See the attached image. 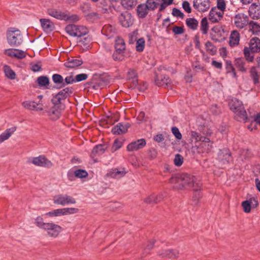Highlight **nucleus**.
Listing matches in <instances>:
<instances>
[{"label": "nucleus", "mask_w": 260, "mask_h": 260, "mask_svg": "<svg viewBox=\"0 0 260 260\" xmlns=\"http://www.w3.org/2000/svg\"><path fill=\"white\" fill-rule=\"evenodd\" d=\"M62 216L74 214L78 213L79 209L76 208H61Z\"/></svg>", "instance_id": "46"}, {"label": "nucleus", "mask_w": 260, "mask_h": 260, "mask_svg": "<svg viewBox=\"0 0 260 260\" xmlns=\"http://www.w3.org/2000/svg\"><path fill=\"white\" fill-rule=\"evenodd\" d=\"M172 31L175 35H181L184 32V28L183 27L175 26L173 27Z\"/></svg>", "instance_id": "64"}, {"label": "nucleus", "mask_w": 260, "mask_h": 260, "mask_svg": "<svg viewBox=\"0 0 260 260\" xmlns=\"http://www.w3.org/2000/svg\"><path fill=\"white\" fill-rule=\"evenodd\" d=\"M83 61L80 58H71L64 63V66L68 68H75L81 66Z\"/></svg>", "instance_id": "24"}, {"label": "nucleus", "mask_w": 260, "mask_h": 260, "mask_svg": "<svg viewBox=\"0 0 260 260\" xmlns=\"http://www.w3.org/2000/svg\"><path fill=\"white\" fill-rule=\"evenodd\" d=\"M223 16V12L218 11L217 9L212 8L209 14V19L212 23H216L221 20Z\"/></svg>", "instance_id": "15"}, {"label": "nucleus", "mask_w": 260, "mask_h": 260, "mask_svg": "<svg viewBox=\"0 0 260 260\" xmlns=\"http://www.w3.org/2000/svg\"><path fill=\"white\" fill-rule=\"evenodd\" d=\"M52 80L56 84H60L61 86H65L63 77L59 74H54L52 76Z\"/></svg>", "instance_id": "47"}, {"label": "nucleus", "mask_w": 260, "mask_h": 260, "mask_svg": "<svg viewBox=\"0 0 260 260\" xmlns=\"http://www.w3.org/2000/svg\"><path fill=\"white\" fill-rule=\"evenodd\" d=\"M169 183L173 189L177 190L183 189L186 187H191L193 190H199L201 186L200 180L188 174L173 175L169 179Z\"/></svg>", "instance_id": "1"}, {"label": "nucleus", "mask_w": 260, "mask_h": 260, "mask_svg": "<svg viewBox=\"0 0 260 260\" xmlns=\"http://www.w3.org/2000/svg\"><path fill=\"white\" fill-rule=\"evenodd\" d=\"M122 6L127 10L134 8L137 4V0H121Z\"/></svg>", "instance_id": "37"}, {"label": "nucleus", "mask_w": 260, "mask_h": 260, "mask_svg": "<svg viewBox=\"0 0 260 260\" xmlns=\"http://www.w3.org/2000/svg\"><path fill=\"white\" fill-rule=\"evenodd\" d=\"M88 75L85 73H82L80 74H78L75 77V82H79L84 80H85L87 79Z\"/></svg>", "instance_id": "61"}, {"label": "nucleus", "mask_w": 260, "mask_h": 260, "mask_svg": "<svg viewBox=\"0 0 260 260\" xmlns=\"http://www.w3.org/2000/svg\"><path fill=\"white\" fill-rule=\"evenodd\" d=\"M249 29L253 34H260V25L256 22L253 21L250 22Z\"/></svg>", "instance_id": "44"}, {"label": "nucleus", "mask_w": 260, "mask_h": 260, "mask_svg": "<svg viewBox=\"0 0 260 260\" xmlns=\"http://www.w3.org/2000/svg\"><path fill=\"white\" fill-rule=\"evenodd\" d=\"M149 11L146 3L141 4L137 6V14L140 18H144L148 14Z\"/></svg>", "instance_id": "20"}, {"label": "nucleus", "mask_w": 260, "mask_h": 260, "mask_svg": "<svg viewBox=\"0 0 260 260\" xmlns=\"http://www.w3.org/2000/svg\"><path fill=\"white\" fill-rule=\"evenodd\" d=\"M126 173L124 169L119 170L115 169L109 173V176L113 178H120L123 177Z\"/></svg>", "instance_id": "32"}, {"label": "nucleus", "mask_w": 260, "mask_h": 260, "mask_svg": "<svg viewBox=\"0 0 260 260\" xmlns=\"http://www.w3.org/2000/svg\"><path fill=\"white\" fill-rule=\"evenodd\" d=\"M16 131V127L15 126L7 129L0 135V142L2 143L8 140Z\"/></svg>", "instance_id": "28"}, {"label": "nucleus", "mask_w": 260, "mask_h": 260, "mask_svg": "<svg viewBox=\"0 0 260 260\" xmlns=\"http://www.w3.org/2000/svg\"><path fill=\"white\" fill-rule=\"evenodd\" d=\"M155 84L158 86H168L171 83V79L166 76L164 77H157L155 80Z\"/></svg>", "instance_id": "33"}, {"label": "nucleus", "mask_w": 260, "mask_h": 260, "mask_svg": "<svg viewBox=\"0 0 260 260\" xmlns=\"http://www.w3.org/2000/svg\"><path fill=\"white\" fill-rule=\"evenodd\" d=\"M7 39L8 44L11 46H19L23 41L20 31L15 28H11L7 31Z\"/></svg>", "instance_id": "3"}, {"label": "nucleus", "mask_w": 260, "mask_h": 260, "mask_svg": "<svg viewBox=\"0 0 260 260\" xmlns=\"http://www.w3.org/2000/svg\"><path fill=\"white\" fill-rule=\"evenodd\" d=\"M115 48L116 53L122 54L125 50V44L123 39L117 37L115 40Z\"/></svg>", "instance_id": "17"}, {"label": "nucleus", "mask_w": 260, "mask_h": 260, "mask_svg": "<svg viewBox=\"0 0 260 260\" xmlns=\"http://www.w3.org/2000/svg\"><path fill=\"white\" fill-rule=\"evenodd\" d=\"M172 132L177 140H181L182 139V134L177 127H173L172 128Z\"/></svg>", "instance_id": "60"}, {"label": "nucleus", "mask_w": 260, "mask_h": 260, "mask_svg": "<svg viewBox=\"0 0 260 260\" xmlns=\"http://www.w3.org/2000/svg\"><path fill=\"white\" fill-rule=\"evenodd\" d=\"M129 126L128 123L122 124V123H119L112 127L111 132L114 135H122L127 131Z\"/></svg>", "instance_id": "16"}, {"label": "nucleus", "mask_w": 260, "mask_h": 260, "mask_svg": "<svg viewBox=\"0 0 260 260\" xmlns=\"http://www.w3.org/2000/svg\"><path fill=\"white\" fill-rule=\"evenodd\" d=\"M145 45V41L144 38H141L139 39L136 44V49L138 52H142L144 50Z\"/></svg>", "instance_id": "49"}, {"label": "nucleus", "mask_w": 260, "mask_h": 260, "mask_svg": "<svg viewBox=\"0 0 260 260\" xmlns=\"http://www.w3.org/2000/svg\"><path fill=\"white\" fill-rule=\"evenodd\" d=\"M241 205L243 208V211L244 212L249 213L250 212L252 207L248 200H246L242 202Z\"/></svg>", "instance_id": "58"}, {"label": "nucleus", "mask_w": 260, "mask_h": 260, "mask_svg": "<svg viewBox=\"0 0 260 260\" xmlns=\"http://www.w3.org/2000/svg\"><path fill=\"white\" fill-rule=\"evenodd\" d=\"M236 66L242 72H245V62L242 59H238L236 61Z\"/></svg>", "instance_id": "57"}, {"label": "nucleus", "mask_w": 260, "mask_h": 260, "mask_svg": "<svg viewBox=\"0 0 260 260\" xmlns=\"http://www.w3.org/2000/svg\"><path fill=\"white\" fill-rule=\"evenodd\" d=\"M48 14L56 19L60 20H65L67 18L66 17V14L59 10L56 9H49L48 10Z\"/></svg>", "instance_id": "25"}, {"label": "nucleus", "mask_w": 260, "mask_h": 260, "mask_svg": "<svg viewBox=\"0 0 260 260\" xmlns=\"http://www.w3.org/2000/svg\"><path fill=\"white\" fill-rule=\"evenodd\" d=\"M209 29V23L208 19L206 17L202 19L201 22L200 29L203 34L206 35L207 34Z\"/></svg>", "instance_id": "42"}, {"label": "nucleus", "mask_w": 260, "mask_h": 260, "mask_svg": "<svg viewBox=\"0 0 260 260\" xmlns=\"http://www.w3.org/2000/svg\"><path fill=\"white\" fill-rule=\"evenodd\" d=\"M164 198L162 194H152L146 198L144 202L147 204L157 203L161 201Z\"/></svg>", "instance_id": "27"}, {"label": "nucleus", "mask_w": 260, "mask_h": 260, "mask_svg": "<svg viewBox=\"0 0 260 260\" xmlns=\"http://www.w3.org/2000/svg\"><path fill=\"white\" fill-rule=\"evenodd\" d=\"M186 24L187 27L192 30H195L197 29L199 26L198 21L194 18H188L186 19Z\"/></svg>", "instance_id": "36"}, {"label": "nucleus", "mask_w": 260, "mask_h": 260, "mask_svg": "<svg viewBox=\"0 0 260 260\" xmlns=\"http://www.w3.org/2000/svg\"><path fill=\"white\" fill-rule=\"evenodd\" d=\"M205 47L207 52L211 55H215L217 52L216 47L209 41L205 43Z\"/></svg>", "instance_id": "41"}, {"label": "nucleus", "mask_w": 260, "mask_h": 260, "mask_svg": "<svg viewBox=\"0 0 260 260\" xmlns=\"http://www.w3.org/2000/svg\"><path fill=\"white\" fill-rule=\"evenodd\" d=\"M250 77L253 83L256 85L259 83L260 79V73L258 72L256 67L251 68L250 71Z\"/></svg>", "instance_id": "26"}, {"label": "nucleus", "mask_w": 260, "mask_h": 260, "mask_svg": "<svg viewBox=\"0 0 260 260\" xmlns=\"http://www.w3.org/2000/svg\"><path fill=\"white\" fill-rule=\"evenodd\" d=\"M107 147V145L106 144H99L96 145L92 150V156L94 157L96 155H102L105 152Z\"/></svg>", "instance_id": "23"}, {"label": "nucleus", "mask_w": 260, "mask_h": 260, "mask_svg": "<svg viewBox=\"0 0 260 260\" xmlns=\"http://www.w3.org/2000/svg\"><path fill=\"white\" fill-rule=\"evenodd\" d=\"M14 54V57L20 59L24 58L26 56V53L24 51L16 49H15V53Z\"/></svg>", "instance_id": "59"}, {"label": "nucleus", "mask_w": 260, "mask_h": 260, "mask_svg": "<svg viewBox=\"0 0 260 260\" xmlns=\"http://www.w3.org/2000/svg\"><path fill=\"white\" fill-rule=\"evenodd\" d=\"M4 70L5 74L6 76L11 79H15L16 78V74L11 69V68L8 66H5L4 67Z\"/></svg>", "instance_id": "43"}, {"label": "nucleus", "mask_w": 260, "mask_h": 260, "mask_svg": "<svg viewBox=\"0 0 260 260\" xmlns=\"http://www.w3.org/2000/svg\"><path fill=\"white\" fill-rule=\"evenodd\" d=\"M103 35L107 37L108 38H112L116 32L115 27L110 24L105 25L101 30Z\"/></svg>", "instance_id": "19"}, {"label": "nucleus", "mask_w": 260, "mask_h": 260, "mask_svg": "<svg viewBox=\"0 0 260 260\" xmlns=\"http://www.w3.org/2000/svg\"><path fill=\"white\" fill-rule=\"evenodd\" d=\"M73 93V88L72 87H66L59 91L56 94L53 96L52 102L56 105H60V107H64L62 105V102L68 97L70 96Z\"/></svg>", "instance_id": "5"}, {"label": "nucleus", "mask_w": 260, "mask_h": 260, "mask_svg": "<svg viewBox=\"0 0 260 260\" xmlns=\"http://www.w3.org/2000/svg\"><path fill=\"white\" fill-rule=\"evenodd\" d=\"M251 52L260 51V40L257 37L252 38L249 42V47Z\"/></svg>", "instance_id": "21"}, {"label": "nucleus", "mask_w": 260, "mask_h": 260, "mask_svg": "<svg viewBox=\"0 0 260 260\" xmlns=\"http://www.w3.org/2000/svg\"><path fill=\"white\" fill-rule=\"evenodd\" d=\"M239 34L237 31H233L230 35L229 44L231 46L237 45L239 42Z\"/></svg>", "instance_id": "34"}, {"label": "nucleus", "mask_w": 260, "mask_h": 260, "mask_svg": "<svg viewBox=\"0 0 260 260\" xmlns=\"http://www.w3.org/2000/svg\"><path fill=\"white\" fill-rule=\"evenodd\" d=\"M183 162V156L180 154H176L174 159V163L175 165L178 167H180L182 165Z\"/></svg>", "instance_id": "55"}, {"label": "nucleus", "mask_w": 260, "mask_h": 260, "mask_svg": "<svg viewBox=\"0 0 260 260\" xmlns=\"http://www.w3.org/2000/svg\"><path fill=\"white\" fill-rule=\"evenodd\" d=\"M29 162L38 167L47 168H50L53 166L52 162L44 155L31 157L29 158Z\"/></svg>", "instance_id": "8"}, {"label": "nucleus", "mask_w": 260, "mask_h": 260, "mask_svg": "<svg viewBox=\"0 0 260 260\" xmlns=\"http://www.w3.org/2000/svg\"><path fill=\"white\" fill-rule=\"evenodd\" d=\"M65 30L67 34L74 37H81L88 33L87 28L82 25L70 24L66 27Z\"/></svg>", "instance_id": "6"}, {"label": "nucleus", "mask_w": 260, "mask_h": 260, "mask_svg": "<svg viewBox=\"0 0 260 260\" xmlns=\"http://www.w3.org/2000/svg\"><path fill=\"white\" fill-rule=\"evenodd\" d=\"M193 8L200 12L207 11L210 7V0H194Z\"/></svg>", "instance_id": "12"}, {"label": "nucleus", "mask_w": 260, "mask_h": 260, "mask_svg": "<svg viewBox=\"0 0 260 260\" xmlns=\"http://www.w3.org/2000/svg\"><path fill=\"white\" fill-rule=\"evenodd\" d=\"M160 0H147L146 4L149 11H153L159 6Z\"/></svg>", "instance_id": "40"}, {"label": "nucleus", "mask_w": 260, "mask_h": 260, "mask_svg": "<svg viewBox=\"0 0 260 260\" xmlns=\"http://www.w3.org/2000/svg\"><path fill=\"white\" fill-rule=\"evenodd\" d=\"M40 21L41 22V26L45 31L48 32L52 30L53 24L50 20L41 18L40 19Z\"/></svg>", "instance_id": "35"}, {"label": "nucleus", "mask_w": 260, "mask_h": 260, "mask_svg": "<svg viewBox=\"0 0 260 260\" xmlns=\"http://www.w3.org/2000/svg\"><path fill=\"white\" fill-rule=\"evenodd\" d=\"M22 106L25 109L32 111H42L43 104L42 101L38 102L35 101H24L22 103Z\"/></svg>", "instance_id": "13"}, {"label": "nucleus", "mask_w": 260, "mask_h": 260, "mask_svg": "<svg viewBox=\"0 0 260 260\" xmlns=\"http://www.w3.org/2000/svg\"><path fill=\"white\" fill-rule=\"evenodd\" d=\"M225 8L226 4L224 0H217V6L214 8L217 9L218 11H222L224 13Z\"/></svg>", "instance_id": "54"}, {"label": "nucleus", "mask_w": 260, "mask_h": 260, "mask_svg": "<svg viewBox=\"0 0 260 260\" xmlns=\"http://www.w3.org/2000/svg\"><path fill=\"white\" fill-rule=\"evenodd\" d=\"M146 145L145 140L144 139H140L129 143L127 146V150L128 151H137L143 148Z\"/></svg>", "instance_id": "14"}, {"label": "nucleus", "mask_w": 260, "mask_h": 260, "mask_svg": "<svg viewBox=\"0 0 260 260\" xmlns=\"http://www.w3.org/2000/svg\"><path fill=\"white\" fill-rule=\"evenodd\" d=\"M34 224L40 229L44 230L48 224V222H45L41 216H37L34 221Z\"/></svg>", "instance_id": "39"}, {"label": "nucleus", "mask_w": 260, "mask_h": 260, "mask_svg": "<svg viewBox=\"0 0 260 260\" xmlns=\"http://www.w3.org/2000/svg\"><path fill=\"white\" fill-rule=\"evenodd\" d=\"M122 145V143L121 141L118 140H115L111 148L112 151L114 152L117 150L121 147Z\"/></svg>", "instance_id": "63"}, {"label": "nucleus", "mask_w": 260, "mask_h": 260, "mask_svg": "<svg viewBox=\"0 0 260 260\" xmlns=\"http://www.w3.org/2000/svg\"><path fill=\"white\" fill-rule=\"evenodd\" d=\"M249 23L248 17L243 13L236 14L234 18V23L236 26L239 28H243Z\"/></svg>", "instance_id": "11"}, {"label": "nucleus", "mask_w": 260, "mask_h": 260, "mask_svg": "<svg viewBox=\"0 0 260 260\" xmlns=\"http://www.w3.org/2000/svg\"><path fill=\"white\" fill-rule=\"evenodd\" d=\"M201 188H202V185L201 186V188L200 189L193 190L194 192H193V197H192V202H193V204L194 206L198 205L199 200L202 197L201 193L200 191L201 189Z\"/></svg>", "instance_id": "48"}, {"label": "nucleus", "mask_w": 260, "mask_h": 260, "mask_svg": "<svg viewBox=\"0 0 260 260\" xmlns=\"http://www.w3.org/2000/svg\"><path fill=\"white\" fill-rule=\"evenodd\" d=\"M249 14L252 19L260 18V4H252L249 8Z\"/></svg>", "instance_id": "18"}, {"label": "nucleus", "mask_w": 260, "mask_h": 260, "mask_svg": "<svg viewBox=\"0 0 260 260\" xmlns=\"http://www.w3.org/2000/svg\"><path fill=\"white\" fill-rule=\"evenodd\" d=\"M212 148V143L209 138L205 137L199 143H195L191 148L192 152L196 154L208 153Z\"/></svg>", "instance_id": "4"}, {"label": "nucleus", "mask_w": 260, "mask_h": 260, "mask_svg": "<svg viewBox=\"0 0 260 260\" xmlns=\"http://www.w3.org/2000/svg\"><path fill=\"white\" fill-rule=\"evenodd\" d=\"M159 254L162 257H168L172 258L177 257L178 255V252L175 250H162L159 252Z\"/></svg>", "instance_id": "30"}, {"label": "nucleus", "mask_w": 260, "mask_h": 260, "mask_svg": "<svg viewBox=\"0 0 260 260\" xmlns=\"http://www.w3.org/2000/svg\"><path fill=\"white\" fill-rule=\"evenodd\" d=\"M218 157L222 162L224 164H228L232 160L231 153L228 150H223L220 151Z\"/></svg>", "instance_id": "29"}, {"label": "nucleus", "mask_w": 260, "mask_h": 260, "mask_svg": "<svg viewBox=\"0 0 260 260\" xmlns=\"http://www.w3.org/2000/svg\"><path fill=\"white\" fill-rule=\"evenodd\" d=\"M111 4L110 0H101L99 4V7L102 9V12L105 13L110 10Z\"/></svg>", "instance_id": "38"}, {"label": "nucleus", "mask_w": 260, "mask_h": 260, "mask_svg": "<svg viewBox=\"0 0 260 260\" xmlns=\"http://www.w3.org/2000/svg\"><path fill=\"white\" fill-rule=\"evenodd\" d=\"M252 52H251L250 49L248 47H245L244 49V54L246 59L249 62H252L254 59V56Z\"/></svg>", "instance_id": "52"}, {"label": "nucleus", "mask_w": 260, "mask_h": 260, "mask_svg": "<svg viewBox=\"0 0 260 260\" xmlns=\"http://www.w3.org/2000/svg\"><path fill=\"white\" fill-rule=\"evenodd\" d=\"M190 135L191 138L195 140V143H199L202 139L205 138V137L201 136L200 134L196 131H191Z\"/></svg>", "instance_id": "53"}, {"label": "nucleus", "mask_w": 260, "mask_h": 260, "mask_svg": "<svg viewBox=\"0 0 260 260\" xmlns=\"http://www.w3.org/2000/svg\"><path fill=\"white\" fill-rule=\"evenodd\" d=\"M45 215L50 217H55L62 216L61 209H56L45 213Z\"/></svg>", "instance_id": "50"}, {"label": "nucleus", "mask_w": 260, "mask_h": 260, "mask_svg": "<svg viewBox=\"0 0 260 260\" xmlns=\"http://www.w3.org/2000/svg\"><path fill=\"white\" fill-rule=\"evenodd\" d=\"M230 109L237 116L238 120L246 121L247 119V113L242 103L237 99H232L229 102Z\"/></svg>", "instance_id": "2"}, {"label": "nucleus", "mask_w": 260, "mask_h": 260, "mask_svg": "<svg viewBox=\"0 0 260 260\" xmlns=\"http://www.w3.org/2000/svg\"><path fill=\"white\" fill-rule=\"evenodd\" d=\"M44 230L47 232L48 236L56 238L62 231V228L60 225L53 222H48L47 225Z\"/></svg>", "instance_id": "9"}, {"label": "nucleus", "mask_w": 260, "mask_h": 260, "mask_svg": "<svg viewBox=\"0 0 260 260\" xmlns=\"http://www.w3.org/2000/svg\"><path fill=\"white\" fill-rule=\"evenodd\" d=\"M53 203L55 204L61 206L75 204L76 203V200L71 196L67 194H60L53 197Z\"/></svg>", "instance_id": "7"}, {"label": "nucleus", "mask_w": 260, "mask_h": 260, "mask_svg": "<svg viewBox=\"0 0 260 260\" xmlns=\"http://www.w3.org/2000/svg\"><path fill=\"white\" fill-rule=\"evenodd\" d=\"M118 19L121 25L124 27H129L134 23V18L131 14L127 11L121 13Z\"/></svg>", "instance_id": "10"}, {"label": "nucleus", "mask_w": 260, "mask_h": 260, "mask_svg": "<svg viewBox=\"0 0 260 260\" xmlns=\"http://www.w3.org/2000/svg\"><path fill=\"white\" fill-rule=\"evenodd\" d=\"M75 172L76 177L78 178H85L88 176L87 172L84 170L78 169L75 170Z\"/></svg>", "instance_id": "56"}, {"label": "nucleus", "mask_w": 260, "mask_h": 260, "mask_svg": "<svg viewBox=\"0 0 260 260\" xmlns=\"http://www.w3.org/2000/svg\"><path fill=\"white\" fill-rule=\"evenodd\" d=\"M172 14L174 16L180 18H183L184 16V14L180 10L176 8L173 9Z\"/></svg>", "instance_id": "62"}, {"label": "nucleus", "mask_w": 260, "mask_h": 260, "mask_svg": "<svg viewBox=\"0 0 260 260\" xmlns=\"http://www.w3.org/2000/svg\"><path fill=\"white\" fill-rule=\"evenodd\" d=\"M37 82L39 87L44 88H48V86L50 83L49 79L46 76H41L38 77Z\"/></svg>", "instance_id": "31"}, {"label": "nucleus", "mask_w": 260, "mask_h": 260, "mask_svg": "<svg viewBox=\"0 0 260 260\" xmlns=\"http://www.w3.org/2000/svg\"><path fill=\"white\" fill-rule=\"evenodd\" d=\"M127 79L132 80L135 83L137 82V74L134 69H130L127 74Z\"/></svg>", "instance_id": "45"}, {"label": "nucleus", "mask_w": 260, "mask_h": 260, "mask_svg": "<svg viewBox=\"0 0 260 260\" xmlns=\"http://www.w3.org/2000/svg\"><path fill=\"white\" fill-rule=\"evenodd\" d=\"M174 0H160L158 12L164 11L168 6L173 3Z\"/></svg>", "instance_id": "51"}, {"label": "nucleus", "mask_w": 260, "mask_h": 260, "mask_svg": "<svg viewBox=\"0 0 260 260\" xmlns=\"http://www.w3.org/2000/svg\"><path fill=\"white\" fill-rule=\"evenodd\" d=\"M63 108L62 107H60V105H55L49 110V114L51 118L53 120H56L58 119L61 114V111Z\"/></svg>", "instance_id": "22"}]
</instances>
